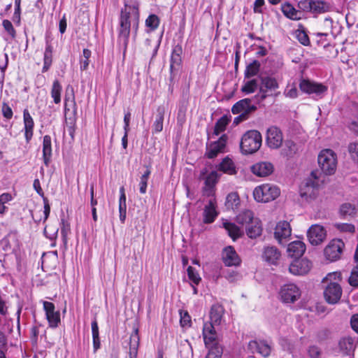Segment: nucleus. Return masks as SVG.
<instances>
[{
	"label": "nucleus",
	"instance_id": "obj_30",
	"mask_svg": "<svg viewBox=\"0 0 358 358\" xmlns=\"http://www.w3.org/2000/svg\"><path fill=\"white\" fill-rule=\"evenodd\" d=\"M224 308L218 304L213 305L210 311V323L215 325H220L223 317Z\"/></svg>",
	"mask_w": 358,
	"mask_h": 358
},
{
	"label": "nucleus",
	"instance_id": "obj_18",
	"mask_svg": "<svg viewBox=\"0 0 358 358\" xmlns=\"http://www.w3.org/2000/svg\"><path fill=\"white\" fill-rule=\"evenodd\" d=\"M52 39L50 36H45V48L43 52V66L41 71L42 73L48 71L52 64L54 48L52 44Z\"/></svg>",
	"mask_w": 358,
	"mask_h": 358
},
{
	"label": "nucleus",
	"instance_id": "obj_2",
	"mask_svg": "<svg viewBox=\"0 0 358 358\" xmlns=\"http://www.w3.org/2000/svg\"><path fill=\"white\" fill-rule=\"evenodd\" d=\"M336 277L340 280V275L337 273H329L322 280L326 284L324 289V298L329 304L338 303L343 294V289L338 282L333 281Z\"/></svg>",
	"mask_w": 358,
	"mask_h": 358
},
{
	"label": "nucleus",
	"instance_id": "obj_62",
	"mask_svg": "<svg viewBox=\"0 0 358 358\" xmlns=\"http://www.w3.org/2000/svg\"><path fill=\"white\" fill-rule=\"evenodd\" d=\"M348 152L353 161L358 160V143H350L348 147Z\"/></svg>",
	"mask_w": 358,
	"mask_h": 358
},
{
	"label": "nucleus",
	"instance_id": "obj_50",
	"mask_svg": "<svg viewBox=\"0 0 358 358\" xmlns=\"http://www.w3.org/2000/svg\"><path fill=\"white\" fill-rule=\"evenodd\" d=\"M159 17L155 14H151L145 20V26L151 31H154L159 27Z\"/></svg>",
	"mask_w": 358,
	"mask_h": 358
},
{
	"label": "nucleus",
	"instance_id": "obj_39",
	"mask_svg": "<svg viewBox=\"0 0 358 358\" xmlns=\"http://www.w3.org/2000/svg\"><path fill=\"white\" fill-rule=\"evenodd\" d=\"M330 9L329 3L324 1L312 0L311 13L320 14L328 12Z\"/></svg>",
	"mask_w": 358,
	"mask_h": 358
},
{
	"label": "nucleus",
	"instance_id": "obj_46",
	"mask_svg": "<svg viewBox=\"0 0 358 358\" xmlns=\"http://www.w3.org/2000/svg\"><path fill=\"white\" fill-rule=\"evenodd\" d=\"M257 88L259 89V83L257 79H252L245 82L241 87V91L248 94L255 92Z\"/></svg>",
	"mask_w": 358,
	"mask_h": 358
},
{
	"label": "nucleus",
	"instance_id": "obj_12",
	"mask_svg": "<svg viewBox=\"0 0 358 358\" xmlns=\"http://www.w3.org/2000/svg\"><path fill=\"white\" fill-rule=\"evenodd\" d=\"M345 247L343 241L341 239L333 240L324 249V255L327 259L336 261L338 259Z\"/></svg>",
	"mask_w": 358,
	"mask_h": 358
},
{
	"label": "nucleus",
	"instance_id": "obj_40",
	"mask_svg": "<svg viewBox=\"0 0 358 358\" xmlns=\"http://www.w3.org/2000/svg\"><path fill=\"white\" fill-rule=\"evenodd\" d=\"M230 121H231V119L228 116H227V115L222 116L215 122L213 134L215 135V136H218L220 134L223 132L226 129L227 126L229 124Z\"/></svg>",
	"mask_w": 358,
	"mask_h": 358
},
{
	"label": "nucleus",
	"instance_id": "obj_45",
	"mask_svg": "<svg viewBox=\"0 0 358 358\" xmlns=\"http://www.w3.org/2000/svg\"><path fill=\"white\" fill-rule=\"evenodd\" d=\"M71 92H72V98H71V103H72V105H73V111H72V115H70L68 118L66 117V124L69 127V128L71 129H73L75 125H76V116H77V104H76V99H75V95H74V93H73V87H71Z\"/></svg>",
	"mask_w": 358,
	"mask_h": 358
},
{
	"label": "nucleus",
	"instance_id": "obj_25",
	"mask_svg": "<svg viewBox=\"0 0 358 358\" xmlns=\"http://www.w3.org/2000/svg\"><path fill=\"white\" fill-rule=\"evenodd\" d=\"M306 251V245L301 241H296L288 245L287 252L288 255L292 258L297 259Z\"/></svg>",
	"mask_w": 358,
	"mask_h": 358
},
{
	"label": "nucleus",
	"instance_id": "obj_3",
	"mask_svg": "<svg viewBox=\"0 0 358 358\" xmlns=\"http://www.w3.org/2000/svg\"><path fill=\"white\" fill-rule=\"evenodd\" d=\"M259 91L255 96L259 101L265 100L268 96H278L280 94L278 89L280 87L279 83L277 79L272 76H260Z\"/></svg>",
	"mask_w": 358,
	"mask_h": 358
},
{
	"label": "nucleus",
	"instance_id": "obj_41",
	"mask_svg": "<svg viewBox=\"0 0 358 358\" xmlns=\"http://www.w3.org/2000/svg\"><path fill=\"white\" fill-rule=\"evenodd\" d=\"M62 92V86L61 83L58 80H55L52 85L50 94L55 104H59L61 103Z\"/></svg>",
	"mask_w": 358,
	"mask_h": 358
},
{
	"label": "nucleus",
	"instance_id": "obj_63",
	"mask_svg": "<svg viewBox=\"0 0 358 358\" xmlns=\"http://www.w3.org/2000/svg\"><path fill=\"white\" fill-rule=\"evenodd\" d=\"M180 324L182 327H190L192 324L191 317L187 311H180Z\"/></svg>",
	"mask_w": 358,
	"mask_h": 358
},
{
	"label": "nucleus",
	"instance_id": "obj_19",
	"mask_svg": "<svg viewBox=\"0 0 358 358\" xmlns=\"http://www.w3.org/2000/svg\"><path fill=\"white\" fill-rule=\"evenodd\" d=\"M215 324L210 322H205L203 327V336L204 343L208 348L214 345H220L217 342V332L215 329Z\"/></svg>",
	"mask_w": 358,
	"mask_h": 358
},
{
	"label": "nucleus",
	"instance_id": "obj_64",
	"mask_svg": "<svg viewBox=\"0 0 358 358\" xmlns=\"http://www.w3.org/2000/svg\"><path fill=\"white\" fill-rule=\"evenodd\" d=\"M321 353L320 348L316 345H311L308 349V354L310 358H320Z\"/></svg>",
	"mask_w": 358,
	"mask_h": 358
},
{
	"label": "nucleus",
	"instance_id": "obj_34",
	"mask_svg": "<svg viewBox=\"0 0 358 358\" xmlns=\"http://www.w3.org/2000/svg\"><path fill=\"white\" fill-rule=\"evenodd\" d=\"M140 337L138 329H135L130 336L129 341V358H136L139 345Z\"/></svg>",
	"mask_w": 358,
	"mask_h": 358
},
{
	"label": "nucleus",
	"instance_id": "obj_57",
	"mask_svg": "<svg viewBox=\"0 0 358 358\" xmlns=\"http://www.w3.org/2000/svg\"><path fill=\"white\" fill-rule=\"evenodd\" d=\"M284 94L285 96L291 99L296 98L298 96V90L296 85L294 83L288 84L285 90Z\"/></svg>",
	"mask_w": 358,
	"mask_h": 358
},
{
	"label": "nucleus",
	"instance_id": "obj_36",
	"mask_svg": "<svg viewBox=\"0 0 358 358\" xmlns=\"http://www.w3.org/2000/svg\"><path fill=\"white\" fill-rule=\"evenodd\" d=\"M164 113V108L163 106H159L157 109L155 120L152 125L153 133H159L162 131Z\"/></svg>",
	"mask_w": 358,
	"mask_h": 358
},
{
	"label": "nucleus",
	"instance_id": "obj_24",
	"mask_svg": "<svg viewBox=\"0 0 358 358\" xmlns=\"http://www.w3.org/2000/svg\"><path fill=\"white\" fill-rule=\"evenodd\" d=\"M290 224L287 221L279 222L275 229L274 236L279 243L291 235Z\"/></svg>",
	"mask_w": 358,
	"mask_h": 358
},
{
	"label": "nucleus",
	"instance_id": "obj_8",
	"mask_svg": "<svg viewBox=\"0 0 358 358\" xmlns=\"http://www.w3.org/2000/svg\"><path fill=\"white\" fill-rule=\"evenodd\" d=\"M278 295L282 303H294L300 299L301 292L296 284L287 283L281 286Z\"/></svg>",
	"mask_w": 358,
	"mask_h": 358
},
{
	"label": "nucleus",
	"instance_id": "obj_29",
	"mask_svg": "<svg viewBox=\"0 0 358 358\" xmlns=\"http://www.w3.org/2000/svg\"><path fill=\"white\" fill-rule=\"evenodd\" d=\"M52 157V142L49 135L43 136V159L46 166H49Z\"/></svg>",
	"mask_w": 358,
	"mask_h": 358
},
{
	"label": "nucleus",
	"instance_id": "obj_28",
	"mask_svg": "<svg viewBox=\"0 0 358 358\" xmlns=\"http://www.w3.org/2000/svg\"><path fill=\"white\" fill-rule=\"evenodd\" d=\"M23 120L24 124V136L27 143H29L33 136L34 122L27 109H24L23 111Z\"/></svg>",
	"mask_w": 358,
	"mask_h": 358
},
{
	"label": "nucleus",
	"instance_id": "obj_60",
	"mask_svg": "<svg viewBox=\"0 0 358 358\" xmlns=\"http://www.w3.org/2000/svg\"><path fill=\"white\" fill-rule=\"evenodd\" d=\"M348 282L354 287H358V264L352 268Z\"/></svg>",
	"mask_w": 358,
	"mask_h": 358
},
{
	"label": "nucleus",
	"instance_id": "obj_51",
	"mask_svg": "<svg viewBox=\"0 0 358 358\" xmlns=\"http://www.w3.org/2000/svg\"><path fill=\"white\" fill-rule=\"evenodd\" d=\"M91 51L89 49L85 48L83 51V56L80 58V70L85 71L87 69L90 64V57H91Z\"/></svg>",
	"mask_w": 358,
	"mask_h": 358
},
{
	"label": "nucleus",
	"instance_id": "obj_54",
	"mask_svg": "<svg viewBox=\"0 0 358 358\" xmlns=\"http://www.w3.org/2000/svg\"><path fill=\"white\" fill-rule=\"evenodd\" d=\"M223 275L229 282H234L241 278V274L238 271L230 269L224 271Z\"/></svg>",
	"mask_w": 358,
	"mask_h": 358
},
{
	"label": "nucleus",
	"instance_id": "obj_35",
	"mask_svg": "<svg viewBox=\"0 0 358 358\" xmlns=\"http://www.w3.org/2000/svg\"><path fill=\"white\" fill-rule=\"evenodd\" d=\"M340 350L345 355H350L355 348V341L352 337H343L338 342Z\"/></svg>",
	"mask_w": 358,
	"mask_h": 358
},
{
	"label": "nucleus",
	"instance_id": "obj_56",
	"mask_svg": "<svg viewBox=\"0 0 358 358\" xmlns=\"http://www.w3.org/2000/svg\"><path fill=\"white\" fill-rule=\"evenodd\" d=\"M187 275H188L189 279L194 284H195V285L199 284V282L201 280V278L199 276V273L196 271V270L194 267H192L191 266H188V268L187 269Z\"/></svg>",
	"mask_w": 358,
	"mask_h": 358
},
{
	"label": "nucleus",
	"instance_id": "obj_59",
	"mask_svg": "<svg viewBox=\"0 0 358 358\" xmlns=\"http://www.w3.org/2000/svg\"><path fill=\"white\" fill-rule=\"evenodd\" d=\"M296 37L302 45L306 46L310 45L309 37L305 31L297 30L296 31Z\"/></svg>",
	"mask_w": 358,
	"mask_h": 358
},
{
	"label": "nucleus",
	"instance_id": "obj_14",
	"mask_svg": "<svg viewBox=\"0 0 358 358\" xmlns=\"http://www.w3.org/2000/svg\"><path fill=\"white\" fill-rule=\"evenodd\" d=\"M312 268V262L306 258L295 259L289 265V271L296 275L307 274Z\"/></svg>",
	"mask_w": 358,
	"mask_h": 358
},
{
	"label": "nucleus",
	"instance_id": "obj_21",
	"mask_svg": "<svg viewBox=\"0 0 358 358\" xmlns=\"http://www.w3.org/2000/svg\"><path fill=\"white\" fill-rule=\"evenodd\" d=\"M220 175L216 171H211L205 178V187H203V193L206 196H213L215 192V187L219 180Z\"/></svg>",
	"mask_w": 358,
	"mask_h": 358
},
{
	"label": "nucleus",
	"instance_id": "obj_38",
	"mask_svg": "<svg viewBox=\"0 0 358 358\" xmlns=\"http://www.w3.org/2000/svg\"><path fill=\"white\" fill-rule=\"evenodd\" d=\"M255 219L253 212L250 210H245L236 216V222L240 224L245 225V227Z\"/></svg>",
	"mask_w": 358,
	"mask_h": 358
},
{
	"label": "nucleus",
	"instance_id": "obj_1",
	"mask_svg": "<svg viewBox=\"0 0 358 358\" xmlns=\"http://www.w3.org/2000/svg\"><path fill=\"white\" fill-rule=\"evenodd\" d=\"M139 6L136 1L130 3L125 1L124 8L120 10L117 28V44L122 50L123 59L126 57L131 30L133 31L134 38L137 35L140 21Z\"/></svg>",
	"mask_w": 358,
	"mask_h": 358
},
{
	"label": "nucleus",
	"instance_id": "obj_49",
	"mask_svg": "<svg viewBox=\"0 0 358 358\" xmlns=\"http://www.w3.org/2000/svg\"><path fill=\"white\" fill-rule=\"evenodd\" d=\"M223 354V348L220 345L210 346L205 358H221Z\"/></svg>",
	"mask_w": 358,
	"mask_h": 358
},
{
	"label": "nucleus",
	"instance_id": "obj_58",
	"mask_svg": "<svg viewBox=\"0 0 358 358\" xmlns=\"http://www.w3.org/2000/svg\"><path fill=\"white\" fill-rule=\"evenodd\" d=\"M70 224L64 219H62L61 235L64 244L67 243V236L70 233Z\"/></svg>",
	"mask_w": 358,
	"mask_h": 358
},
{
	"label": "nucleus",
	"instance_id": "obj_4",
	"mask_svg": "<svg viewBox=\"0 0 358 358\" xmlns=\"http://www.w3.org/2000/svg\"><path fill=\"white\" fill-rule=\"evenodd\" d=\"M262 135L257 130H250L245 132L241 138L240 148L244 155L252 154L261 147Z\"/></svg>",
	"mask_w": 358,
	"mask_h": 358
},
{
	"label": "nucleus",
	"instance_id": "obj_13",
	"mask_svg": "<svg viewBox=\"0 0 358 358\" xmlns=\"http://www.w3.org/2000/svg\"><path fill=\"white\" fill-rule=\"evenodd\" d=\"M283 141L282 133L277 127H271L267 129L266 143L271 149L279 148Z\"/></svg>",
	"mask_w": 358,
	"mask_h": 358
},
{
	"label": "nucleus",
	"instance_id": "obj_23",
	"mask_svg": "<svg viewBox=\"0 0 358 358\" xmlns=\"http://www.w3.org/2000/svg\"><path fill=\"white\" fill-rule=\"evenodd\" d=\"M217 215L215 199H211L203 209V222L206 224L213 223Z\"/></svg>",
	"mask_w": 358,
	"mask_h": 358
},
{
	"label": "nucleus",
	"instance_id": "obj_22",
	"mask_svg": "<svg viewBox=\"0 0 358 358\" xmlns=\"http://www.w3.org/2000/svg\"><path fill=\"white\" fill-rule=\"evenodd\" d=\"M248 349L252 353L257 352L264 357H268L271 352V346L264 341H251L248 343Z\"/></svg>",
	"mask_w": 358,
	"mask_h": 358
},
{
	"label": "nucleus",
	"instance_id": "obj_37",
	"mask_svg": "<svg viewBox=\"0 0 358 358\" xmlns=\"http://www.w3.org/2000/svg\"><path fill=\"white\" fill-rule=\"evenodd\" d=\"M340 216L343 219L355 217L357 213V209L350 203H343L340 207Z\"/></svg>",
	"mask_w": 358,
	"mask_h": 358
},
{
	"label": "nucleus",
	"instance_id": "obj_42",
	"mask_svg": "<svg viewBox=\"0 0 358 358\" xmlns=\"http://www.w3.org/2000/svg\"><path fill=\"white\" fill-rule=\"evenodd\" d=\"M223 227L227 231L229 236L236 240L242 236V231L234 223L229 222H223Z\"/></svg>",
	"mask_w": 358,
	"mask_h": 358
},
{
	"label": "nucleus",
	"instance_id": "obj_53",
	"mask_svg": "<svg viewBox=\"0 0 358 358\" xmlns=\"http://www.w3.org/2000/svg\"><path fill=\"white\" fill-rule=\"evenodd\" d=\"M296 151V145L292 140H287L284 143L283 152L286 156H292Z\"/></svg>",
	"mask_w": 358,
	"mask_h": 358
},
{
	"label": "nucleus",
	"instance_id": "obj_55",
	"mask_svg": "<svg viewBox=\"0 0 358 358\" xmlns=\"http://www.w3.org/2000/svg\"><path fill=\"white\" fill-rule=\"evenodd\" d=\"M334 227L341 232H348L354 234L355 232V227L352 224L349 223H336Z\"/></svg>",
	"mask_w": 358,
	"mask_h": 358
},
{
	"label": "nucleus",
	"instance_id": "obj_43",
	"mask_svg": "<svg viewBox=\"0 0 358 358\" xmlns=\"http://www.w3.org/2000/svg\"><path fill=\"white\" fill-rule=\"evenodd\" d=\"M240 204V198L237 192L229 193L226 198L225 206L228 210H235Z\"/></svg>",
	"mask_w": 358,
	"mask_h": 358
},
{
	"label": "nucleus",
	"instance_id": "obj_26",
	"mask_svg": "<svg viewBox=\"0 0 358 358\" xmlns=\"http://www.w3.org/2000/svg\"><path fill=\"white\" fill-rule=\"evenodd\" d=\"M281 11L286 17L292 20H299L302 18V12L296 10L289 2L281 5Z\"/></svg>",
	"mask_w": 358,
	"mask_h": 358
},
{
	"label": "nucleus",
	"instance_id": "obj_31",
	"mask_svg": "<svg viewBox=\"0 0 358 358\" xmlns=\"http://www.w3.org/2000/svg\"><path fill=\"white\" fill-rule=\"evenodd\" d=\"M33 187L34 188V189L36 190V192L41 196L43 197V203H44V210H43V214H44V218H43V222H45L49 215H50V206L49 204V201H48V199L46 198V197H44V192L41 187V183H40V181L38 178L35 179L34 180V184H33Z\"/></svg>",
	"mask_w": 358,
	"mask_h": 358
},
{
	"label": "nucleus",
	"instance_id": "obj_7",
	"mask_svg": "<svg viewBox=\"0 0 358 358\" xmlns=\"http://www.w3.org/2000/svg\"><path fill=\"white\" fill-rule=\"evenodd\" d=\"M280 194V189L277 186L270 184L258 186L253 191L254 198L258 202H269L275 200Z\"/></svg>",
	"mask_w": 358,
	"mask_h": 358
},
{
	"label": "nucleus",
	"instance_id": "obj_20",
	"mask_svg": "<svg viewBox=\"0 0 358 358\" xmlns=\"http://www.w3.org/2000/svg\"><path fill=\"white\" fill-rule=\"evenodd\" d=\"M250 171L258 177H266L273 173L274 166L269 162H259L251 166Z\"/></svg>",
	"mask_w": 358,
	"mask_h": 358
},
{
	"label": "nucleus",
	"instance_id": "obj_32",
	"mask_svg": "<svg viewBox=\"0 0 358 358\" xmlns=\"http://www.w3.org/2000/svg\"><path fill=\"white\" fill-rule=\"evenodd\" d=\"M217 170L228 175H235L237 173L234 162L228 157H224L219 164Z\"/></svg>",
	"mask_w": 358,
	"mask_h": 358
},
{
	"label": "nucleus",
	"instance_id": "obj_47",
	"mask_svg": "<svg viewBox=\"0 0 358 358\" xmlns=\"http://www.w3.org/2000/svg\"><path fill=\"white\" fill-rule=\"evenodd\" d=\"M316 341L321 343L332 338V332L329 329L322 328L316 333Z\"/></svg>",
	"mask_w": 358,
	"mask_h": 358
},
{
	"label": "nucleus",
	"instance_id": "obj_6",
	"mask_svg": "<svg viewBox=\"0 0 358 358\" xmlns=\"http://www.w3.org/2000/svg\"><path fill=\"white\" fill-rule=\"evenodd\" d=\"M317 160L319 166L324 175L331 176L335 173L337 159L333 150L330 149L322 150L318 155Z\"/></svg>",
	"mask_w": 358,
	"mask_h": 358
},
{
	"label": "nucleus",
	"instance_id": "obj_11",
	"mask_svg": "<svg viewBox=\"0 0 358 358\" xmlns=\"http://www.w3.org/2000/svg\"><path fill=\"white\" fill-rule=\"evenodd\" d=\"M227 139V136L226 134H223L217 141L207 144L205 156L208 159H214L219 153L223 152Z\"/></svg>",
	"mask_w": 358,
	"mask_h": 358
},
{
	"label": "nucleus",
	"instance_id": "obj_27",
	"mask_svg": "<svg viewBox=\"0 0 358 358\" xmlns=\"http://www.w3.org/2000/svg\"><path fill=\"white\" fill-rule=\"evenodd\" d=\"M280 252L275 246H266L264 248L262 258L266 262L271 264H276L280 259Z\"/></svg>",
	"mask_w": 358,
	"mask_h": 358
},
{
	"label": "nucleus",
	"instance_id": "obj_5",
	"mask_svg": "<svg viewBox=\"0 0 358 358\" xmlns=\"http://www.w3.org/2000/svg\"><path fill=\"white\" fill-rule=\"evenodd\" d=\"M321 173L317 170L312 171L310 177L300 187V196L306 201L315 199L318 194V180Z\"/></svg>",
	"mask_w": 358,
	"mask_h": 358
},
{
	"label": "nucleus",
	"instance_id": "obj_33",
	"mask_svg": "<svg viewBox=\"0 0 358 358\" xmlns=\"http://www.w3.org/2000/svg\"><path fill=\"white\" fill-rule=\"evenodd\" d=\"M246 234L250 238H256L259 236L262 232L261 221L256 218L245 228Z\"/></svg>",
	"mask_w": 358,
	"mask_h": 358
},
{
	"label": "nucleus",
	"instance_id": "obj_44",
	"mask_svg": "<svg viewBox=\"0 0 358 358\" xmlns=\"http://www.w3.org/2000/svg\"><path fill=\"white\" fill-rule=\"evenodd\" d=\"M260 62L257 60H254L246 66L244 76L245 78H250L258 74L260 69Z\"/></svg>",
	"mask_w": 358,
	"mask_h": 358
},
{
	"label": "nucleus",
	"instance_id": "obj_15",
	"mask_svg": "<svg viewBox=\"0 0 358 358\" xmlns=\"http://www.w3.org/2000/svg\"><path fill=\"white\" fill-rule=\"evenodd\" d=\"M326 236V229L319 224L312 225L307 231L308 241L313 245H318L322 243Z\"/></svg>",
	"mask_w": 358,
	"mask_h": 358
},
{
	"label": "nucleus",
	"instance_id": "obj_16",
	"mask_svg": "<svg viewBox=\"0 0 358 358\" xmlns=\"http://www.w3.org/2000/svg\"><path fill=\"white\" fill-rule=\"evenodd\" d=\"M222 260L226 266H238L241 259L232 246L225 247L222 252Z\"/></svg>",
	"mask_w": 358,
	"mask_h": 358
},
{
	"label": "nucleus",
	"instance_id": "obj_48",
	"mask_svg": "<svg viewBox=\"0 0 358 358\" xmlns=\"http://www.w3.org/2000/svg\"><path fill=\"white\" fill-rule=\"evenodd\" d=\"M45 315L48 321L50 327L56 328L59 326V324L61 322L59 311H55L52 313H49Z\"/></svg>",
	"mask_w": 358,
	"mask_h": 358
},
{
	"label": "nucleus",
	"instance_id": "obj_17",
	"mask_svg": "<svg viewBox=\"0 0 358 358\" xmlns=\"http://www.w3.org/2000/svg\"><path fill=\"white\" fill-rule=\"evenodd\" d=\"M182 54V45L180 44L175 45L173 47L171 55L170 73L171 80L173 78L175 73H177L181 67Z\"/></svg>",
	"mask_w": 358,
	"mask_h": 358
},
{
	"label": "nucleus",
	"instance_id": "obj_10",
	"mask_svg": "<svg viewBox=\"0 0 358 358\" xmlns=\"http://www.w3.org/2000/svg\"><path fill=\"white\" fill-rule=\"evenodd\" d=\"M257 110V106L251 104L250 99H243L236 102L231 108L233 114H240L236 119H248L250 113Z\"/></svg>",
	"mask_w": 358,
	"mask_h": 358
},
{
	"label": "nucleus",
	"instance_id": "obj_61",
	"mask_svg": "<svg viewBox=\"0 0 358 358\" xmlns=\"http://www.w3.org/2000/svg\"><path fill=\"white\" fill-rule=\"evenodd\" d=\"M2 25L5 29V31H7V33L10 36V37L13 39L15 38L16 36V31L14 29L12 23L8 20H3L2 22Z\"/></svg>",
	"mask_w": 358,
	"mask_h": 358
},
{
	"label": "nucleus",
	"instance_id": "obj_9",
	"mask_svg": "<svg viewBox=\"0 0 358 358\" xmlns=\"http://www.w3.org/2000/svg\"><path fill=\"white\" fill-rule=\"evenodd\" d=\"M299 87L300 90L307 94H313L316 97L322 98L327 92L328 87L322 84L310 80L309 79L301 78Z\"/></svg>",
	"mask_w": 358,
	"mask_h": 358
},
{
	"label": "nucleus",
	"instance_id": "obj_52",
	"mask_svg": "<svg viewBox=\"0 0 358 358\" xmlns=\"http://www.w3.org/2000/svg\"><path fill=\"white\" fill-rule=\"evenodd\" d=\"M151 173V171L150 169L148 167L146 171L144 172V173L141 177V180L139 183V191L141 194H145L146 192L147 189V185H148V180L150 177V175Z\"/></svg>",
	"mask_w": 358,
	"mask_h": 358
}]
</instances>
